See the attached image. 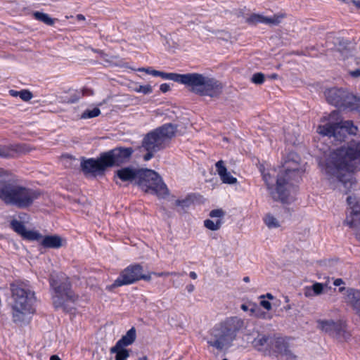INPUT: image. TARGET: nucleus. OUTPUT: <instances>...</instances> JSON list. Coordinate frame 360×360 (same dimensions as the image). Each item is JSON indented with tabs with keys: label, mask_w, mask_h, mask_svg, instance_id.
<instances>
[{
	"label": "nucleus",
	"mask_w": 360,
	"mask_h": 360,
	"mask_svg": "<svg viewBox=\"0 0 360 360\" xmlns=\"http://www.w3.org/2000/svg\"><path fill=\"white\" fill-rule=\"evenodd\" d=\"M360 169V141L331 151L325 161V171L330 186L347 194L355 189L356 184L352 173Z\"/></svg>",
	"instance_id": "nucleus-1"
},
{
	"label": "nucleus",
	"mask_w": 360,
	"mask_h": 360,
	"mask_svg": "<svg viewBox=\"0 0 360 360\" xmlns=\"http://www.w3.org/2000/svg\"><path fill=\"white\" fill-rule=\"evenodd\" d=\"M299 155L291 152L284 158L276 179L275 169L262 172L264 181L275 200L287 202L295 192V182L298 181L302 173Z\"/></svg>",
	"instance_id": "nucleus-2"
},
{
	"label": "nucleus",
	"mask_w": 360,
	"mask_h": 360,
	"mask_svg": "<svg viewBox=\"0 0 360 360\" xmlns=\"http://www.w3.org/2000/svg\"><path fill=\"white\" fill-rule=\"evenodd\" d=\"M13 321L16 323H27L34 313L33 304L34 292L24 282L15 281L11 284Z\"/></svg>",
	"instance_id": "nucleus-3"
},
{
	"label": "nucleus",
	"mask_w": 360,
	"mask_h": 360,
	"mask_svg": "<svg viewBox=\"0 0 360 360\" xmlns=\"http://www.w3.org/2000/svg\"><path fill=\"white\" fill-rule=\"evenodd\" d=\"M243 326L244 321L242 319L237 316L230 317L213 327L205 339L209 346L222 351L232 345L237 333Z\"/></svg>",
	"instance_id": "nucleus-4"
},
{
	"label": "nucleus",
	"mask_w": 360,
	"mask_h": 360,
	"mask_svg": "<svg viewBox=\"0 0 360 360\" xmlns=\"http://www.w3.org/2000/svg\"><path fill=\"white\" fill-rule=\"evenodd\" d=\"M41 193L38 190L0 179V199L6 205L26 208L38 199Z\"/></svg>",
	"instance_id": "nucleus-5"
},
{
	"label": "nucleus",
	"mask_w": 360,
	"mask_h": 360,
	"mask_svg": "<svg viewBox=\"0 0 360 360\" xmlns=\"http://www.w3.org/2000/svg\"><path fill=\"white\" fill-rule=\"evenodd\" d=\"M321 124L316 131L323 136L333 138L334 141L342 142L347 134L355 135L358 128L352 121H342L338 111H333L328 117L321 120Z\"/></svg>",
	"instance_id": "nucleus-6"
},
{
	"label": "nucleus",
	"mask_w": 360,
	"mask_h": 360,
	"mask_svg": "<svg viewBox=\"0 0 360 360\" xmlns=\"http://www.w3.org/2000/svg\"><path fill=\"white\" fill-rule=\"evenodd\" d=\"M50 285L53 290V304L56 309H62L70 311V303H73L77 296L71 290L68 278L63 274H52L50 278Z\"/></svg>",
	"instance_id": "nucleus-7"
},
{
	"label": "nucleus",
	"mask_w": 360,
	"mask_h": 360,
	"mask_svg": "<svg viewBox=\"0 0 360 360\" xmlns=\"http://www.w3.org/2000/svg\"><path fill=\"white\" fill-rule=\"evenodd\" d=\"M176 127L172 124H166L148 133L143 139L142 147L147 151L143 160H150L154 153L164 148L166 143L175 134Z\"/></svg>",
	"instance_id": "nucleus-8"
},
{
	"label": "nucleus",
	"mask_w": 360,
	"mask_h": 360,
	"mask_svg": "<svg viewBox=\"0 0 360 360\" xmlns=\"http://www.w3.org/2000/svg\"><path fill=\"white\" fill-rule=\"evenodd\" d=\"M187 86L196 94L218 97L222 92L223 86L217 80L198 73H189Z\"/></svg>",
	"instance_id": "nucleus-9"
},
{
	"label": "nucleus",
	"mask_w": 360,
	"mask_h": 360,
	"mask_svg": "<svg viewBox=\"0 0 360 360\" xmlns=\"http://www.w3.org/2000/svg\"><path fill=\"white\" fill-rule=\"evenodd\" d=\"M326 101L343 110L360 113V97H357L342 88H330L324 92Z\"/></svg>",
	"instance_id": "nucleus-10"
},
{
	"label": "nucleus",
	"mask_w": 360,
	"mask_h": 360,
	"mask_svg": "<svg viewBox=\"0 0 360 360\" xmlns=\"http://www.w3.org/2000/svg\"><path fill=\"white\" fill-rule=\"evenodd\" d=\"M136 185L146 193L164 198L168 194V189L157 172L151 169H140Z\"/></svg>",
	"instance_id": "nucleus-11"
},
{
	"label": "nucleus",
	"mask_w": 360,
	"mask_h": 360,
	"mask_svg": "<svg viewBox=\"0 0 360 360\" xmlns=\"http://www.w3.org/2000/svg\"><path fill=\"white\" fill-rule=\"evenodd\" d=\"M150 275L143 274V267L140 264H132L125 268L120 274L114 283L106 287L108 290L115 288L129 285L139 280L150 281Z\"/></svg>",
	"instance_id": "nucleus-12"
},
{
	"label": "nucleus",
	"mask_w": 360,
	"mask_h": 360,
	"mask_svg": "<svg viewBox=\"0 0 360 360\" xmlns=\"http://www.w3.org/2000/svg\"><path fill=\"white\" fill-rule=\"evenodd\" d=\"M133 149L131 148H115L103 153V160L108 167L120 166L129 161Z\"/></svg>",
	"instance_id": "nucleus-13"
},
{
	"label": "nucleus",
	"mask_w": 360,
	"mask_h": 360,
	"mask_svg": "<svg viewBox=\"0 0 360 360\" xmlns=\"http://www.w3.org/2000/svg\"><path fill=\"white\" fill-rule=\"evenodd\" d=\"M317 323L319 328L321 330L340 340L347 341L350 336L346 330L345 325L340 321L335 322L333 320H319Z\"/></svg>",
	"instance_id": "nucleus-14"
},
{
	"label": "nucleus",
	"mask_w": 360,
	"mask_h": 360,
	"mask_svg": "<svg viewBox=\"0 0 360 360\" xmlns=\"http://www.w3.org/2000/svg\"><path fill=\"white\" fill-rule=\"evenodd\" d=\"M105 162L103 160V153L98 159L90 158L83 160L81 162L82 171L86 174H90L94 176L97 175L103 174L105 169L108 167L105 165Z\"/></svg>",
	"instance_id": "nucleus-15"
},
{
	"label": "nucleus",
	"mask_w": 360,
	"mask_h": 360,
	"mask_svg": "<svg viewBox=\"0 0 360 360\" xmlns=\"http://www.w3.org/2000/svg\"><path fill=\"white\" fill-rule=\"evenodd\" d=\"M272 338L270 335L259 334L252 342V347L264 355H271L274 351Z\"/></svg>",
	"instance_id": "nucleus-16"
},
{
	"label": "nucleus",
	"mask_w": 360,
	"mask_h": 360,
	"mask_svg": "<svg viewBox=\"0 0 360 360\" xmlns=\"http://www.w3.org/2000/svg\"><path fill=\"white\" fill-rule=\"evenodd\" d=\"M139 170L140 169H137L131 167H123L117 169L115 171L114 176L116 184H119L117 179L123 182L132 183L134 181L136 184V180H138Z\"/></svg>",
	"instance_id": "nucleus-17"
},
{
	"label": "nucleus",
	"mask_w": 360,
	"mask_h": 360,
	"mask_svg": "<svg viewBox=\"0 0 360 360\" xmlns=\"http://www.w3.org/2000/svg\"><path fill=\"white\" fill-rule=\"evenodd\" d=\"M284 18V15H274L272 17H266L259 14H252L247 18V22L250 24L257 25L258 23H264L266 25H277Z\"/></svg>",
	"instance_id": "nucleus-18"
},
{
	"label": "nucleus",
	"mask_w": 360,
	"mask_h": 360,
	"mask_svg": "<svg viewBox=\"0 0 360 360\" xmlns=\"http://www.w3.org/2000/svg\"><path fill=\"white\" fill-rule=\"evenodd\" d=\"M217 172L224 184H234L237 182V179L233 177L230 172L227 171L223 160L218 161L216 165Z\"/></svg>",
	"instance_id": "nucleus-19"
},
{
	"label": "nucleus",
	"mask_w": 360,
	"mask_h": 360,
	"mask_svg": "<svg viewBox=\"0 0 360 360\" xmlns=\"http://www.w3.org/2000/svg\"><path fill=\"white\" fill-rule=\"evenodd\" d=\"M41 245L46 248H59L63 246V239L56 235L47 236L42 238Z\"/></svg>",
	"instance_id": "nucleus-20"
},
{
	"label": "nucleus",
	"mask_w": 360,
	"mask_h": 360,
	"mask_svg": "<svg viewBox=\"0 0 360 360\" xmlns=\"http://www.w3.org/2000/svg\"><path fill=\"white\" fill-rule=\"evenodd\" d=\"M136 338V330L133 327L131 329H129L127 333L122 337L120 340H119L116 342V345H117V347H126L127 346H129L132 345Z\"/></svg>",
	"instance_id": "nucleus-21"
},
{
	"label": "nucleus",
	"mask_w": 360,
	"mask_h": 360,
	"mask_svg": "<svg viewBox=\"0 0 360 360\" xmlns=\"http://www.w3.org/2000/svg\"><path fill=\"white\" fill-rule=\"evenodd\" d=\"M159 77H161L162 78L165 79L172 80L187 86V83L189 78V73L181 75L176 73H166L164 72H160Z\"/></svg>",
	"instance_id": "nucleus-22"
},
{
	"label": "nucleus",
	"mask_w": 360,
	"mask_h": 360,
	"mask_svg": "<svg viewBox=\"0 0 360 360\" xmlns=\"http://www.w3.org/2000/svg\"><path fill=\"white\" fill-rule=\"evenodd\" d=\"M349 45L350 44L348 41L342 39L338 40L337 49L342 55L343 59L347 58L352 56V51Z\"/></svg>",
	"instance_id": "nucleus-23"
},
{
	"label": "nucleus",
	"mask_w": 360,
	"mask_h": 360,
	"mask_svg": "<svg viewBox=\"0 0 360 360\" xmlns=\"http://www.w3.org/2000/svg\"><path fill=\"white\" fill-rule=\"evenodd\" d=\"M271 346L274 347L272 354L276 352L283 355L285 352V350H288L289 349L284 340L281 338L273 337Z\"/></svg>",
	"instance_id": "nucleus-24"
},
{
	"label": "nucleus",
	"mask_w": 360,
	"mask_h": 360,
	"mask_svg": "<svg viewBox=\"0 0 360 360\" xmlns=\"http://www.w3.org/2000/svg\"><path fill=\"white\" fill-rule=\"evenodd\" d=\"M111 354H115V360H127L129 356V351L125 347H117V345L112 347L110 349Z\"/></svg>",
	"instance_id": "nucleus-25"
},
{
	"label": "nucleus",
	"mask_w": 360,
	"mask_h": 360,
	"mask_svg": "<svg viewBox=\"0 0 360 360\" xmlns=\"http://www.w3.org/2000/svg\"><path fill=\"white\" fill-rule=\"evenodd\" d=\"M34 16L35 19L44 22L48 25H53L54 24L55 20L51 18L48 14L36 11L34 13Z\"/></svg>",
	"instance_id": "nucleus-26"
},
{
	"label": "nucleus",
	"mask_w": 360,
	"mask_h": 360,
	"mask_svg": "<svg viewBox=\"0 0 360 360\" xmlns=\"http://www.w3.org/2000/svg\"><path fill=\"white\" fill-rule=\"evenodd\" d=\"M222 224V220L217 219L215 220L206 219L204 221V226L211 231H217Z\"/></svg>",
	"instance_id": "nucleus-27"
},
{
	"label": "nucleus",
	"mask_w": 360,
	"mask_h": 360,
	"mask_svg": "<svg viewBox=\"0 0 360 360\" xmlns=\"http://www.w3.org/2000/svg\"><path fill=\"white\" fill-rule=\"evenodd\" d=\"M264 221L269 229H276L280 226L278 220L271 214H267L264 218Z\"/></svg>",
	"instance_id": "nucleus-28"
},
{
	"label": "nucleus",
	"mask_w": 360,
	"mask_h": 360,
	"mask_svg": "<svg viewBox=\"0 0 360 360\" xmlns=\"http://www.w3.org/2000/svg\"><path fill=\"white\" fill-rule=\"evenodd\" d=\"M11 226L17 233L21 236L23 235L26 230L25 226L23 224V223L16 219H13L11 221Z\"/></svg>",
	"instance_id": "nucleus-29"
},
{
	"label": "nucleus",
	"mask_w": 360,
	"mask_h": 360,
	"mask_svg": "<svg viewBox=\"0 0 360 360\" xmlns=\"http://www.w3.org/2000/svg\"><path fill=\"white\" fill-rule=\"evenodd\" d=\"M22 237L30 240H39L42 238L41 235L39 232L27 229Z\"/></svg>",
	"instance_id": "nucleus-30"
},
{
	"label": "nucleus",
	"mask_w": 360,
	"mask_h": 360,
	"mask_svg": "<svg viewBox=\"0 0 360 360\" xmlns=\"http://www.w3.org/2000/svg\"><path fill=\"white\" fill-rule=\"evenodd\" d=\"M101 114V110L98 108H94L92 110H86L82 115V118L88 119L93 118L98 116Z\"/></svg>",
	"instance_id": "nucleus-31"
},
{
	"label": "nucleus",
	"mask_w": 360,
	"mask_h": 360,
	"mask_svg": "<svg viewBox=\"0 0 360 360\" xmlns=\"http://www.w3.org/2000/svg\"><path fill=\"white\" fill-rule=\"evenodd\" d=\"M134 91L137 93H142L143 94H150L153 92V87L150 84L136 85L134 88Z\"/></svg>",
	"instance_id": "nucleus-32"
},
{
	"label": "nucleus",
	"mask_w": 360,
	"mask_h": 360,
	"mask_svg": "<svg viewBox=\"0 0 360 360\" xmlns=\"http://www.w3.org/2000/svg\"><path fill=\"white\" fill-rule=\"evenodd\" d=\"M265 75L262 72L255 73L251 77V82L255 84H262L264 82Z\"/></svg>",
	"instance_id": "nucleus-33"
},
{
	"label": "nucleus",
	"mask_w": 360,
	"mask_h": 360,
	"mask_svg": "<svg viewBox=\"0 0 360 360\" xmlns=\"http://www.w3.org/2000/svg\"><path fill=\"white\" fill-rule=\"evenodd\" d=\"M19 97L24 101H28L32 98V94L29 90L20 91Z\"/></svg>",
	"instance_id": "nucleus-34"
},
{
	"label": "nucleus",
	"mask_w": 360,
	"mask_h": 360,
	"mask_svg": "<svg viewBox=\"0 0 360 360\" xmlns=\"http://www.w3.org/2000/svg\"><path fill=\"white\" fill-rule=\"evenodd\" d=\"M315 295H321L323 292V285L321 283H315L311 287Z\"/></svg>",
	"instance_id": "nucleus-35"
},
{
	"label": "nucleus",
	"mask_w": 360,
	"mask_h": 360,
	"mask_svg": "<svg viewBox=\"0 0 360 360\" xmlns=\"http://www.w3.org/2000/svg\"><path fill=\"white\" fill-rule=\"evenodd\" d=\"M210 217H212V218H217V219H221V218L224 217V212L223 210H220V209H217V210H212L210 212Z\"/></svg>",
	"instance_id": "nucleus-36"
},
{
	"label": "nucleus",
	"mask_w": 360,
	"mask_h": 360,
	"mask_svg": "<svg viewBox=\"0 0 360 360\" xmlns=\"http://www.w3.org/2000/svg\"><path fill=\"white\" fill-rule=\"evenodd\" d=\"M283 356L285 357V360H298L297 356L295 355L290 349L285 350Z\"/></svg>",
	"instance_id": "nucleus-37"
},
{
	"label": "nucleus",
	"mask_w": 360,
	"mask_h": 360,
	"mask_svg": "<svg viewBox=\"0 0 360 360\" xmlns=\"http://www.w3.org/2000/svg\"><path fill=\"white\" fill-rule=\"evenodd\" d=\"M249 306H250L249 311L251 315L255 316L257 312H259V308L257 304L253 302H249Z\"/></svg>",
	"instance_id": "nucleus-38"
},
{
	"label": "nucleus",
	"mask_w": 360,
	"mask_h": 360,
	"mask_svg": "<svg viewBox=\"0 0 360 360\" xmlns=\"http://www.w3.org/2000/svg\"><path fill=\"white\" fill-rule=\"evenodd\" d=\"M10 155L9 150L5 147L0 148V157L7 158Z\"/></svg>",
	"instance_id": "nucleus-39"
},
{
	"label": "nucleus",
	"mask_w": 360,
	"mask_h": 360,
	"mask_svg": "<svg viewBox=\"0 0 360 360\" xmlns=\"http://www.w3.org/2000/svg\"><path fill=\"white\" fill-rule=\"evenodd\" d=\"M260 305L266 310H270L271 309V304L267 300H261Z\"/></svg>",
	"instance_id": "nucleus-40"
},
{
	"label": "nucleus",
	"mask_w": 360,
	"mask_h": 360,
	"mask_svg": "<svg viewBox=\"0 0 360 360\" xmlns=\"http://www.w3.org/2000/svg\"><path fill=\"white\" fill-rule=\"evenodd\" d=\"M349 74L351 77L354 78L360 77V69H356L354 70H351L349 72Z\"/></svg>",
	"instance_id": "nucleus-41"
},
{
	"label": "nucleus",
	"mask_w": 360,
	"mask_h": 360,
	"mask_svg": "<svg viewBox=\"0 0 360 360\" xmlns=\"http://www.w3.org/2000/svg\"><path fill=\"white\" fill-rule=\"evenodd\" d=\"M160 89L162 92L166 93L170 90V86L167 83H164L160 85Z\"/></svg>",
	"instance_id": "nucleus-42"
},
{
	"label": "nucleus",
	"mask_w": 360,
	"mask_h": 360,
	"mask_svg": "<svg viewBox=\"0 0 360 360\" xmlns=\"http://www.w3.org/2000/svg\"><path fill=\"white\" fill-rule=\"evenodd\" d=\"M153 274L157 276H169V272H160V273H155V272H151L148 275Z\"/></svg>",
	"instance_id": "nucleus-43"
},
{
	"label": "nucleus",
	"mask_w": 360,
	"mask_h": 360,
	"mask_svg": "<svg viewBox=\"0 0 360 360\" xmlns=\"http://www.w3.org/2000/svg\"><path fill=\"white\" fill-rule=\"evenodd\" d=\"M151 70H152V69L150 68H139L138 69V71H139V72H146L147 74H149V75H151Z\"/></svg>",
	"instance_id": "nucleus-44"
},
{
	"label": "nucleus",
	"mask_w": 360,
	"mask_h": 360,
	"mask_svg": "<svg viewBox=\"0 0 360 360\" xmlns=\"http://www.w3.org/2000/svg\"><path fill=\"white\" fill-rule=\"evenodd\" d=\"M343 283H344V282L341 278H337L333 282V284L335 286H340V285H342Z\"/></svg>",
	"instance_id": "nucleus-45"
},
{
	"label": "nucleus",
	"mask_w": 360,
	"mask_h": 360,
	"mask_svg": "<svg viewBox=\"0 0 360 360\" xmlns=\"http://www.w3.org/2000/svg\"><path fill=\"white\" fill-rule=\"evenodd\" d=\"M268 298L269 300H273L274 299V296L272 295V294L271 293H267L266 295H262L259 297L260 299H264V298Z\"/></svg>",
	"instance_id": "nucleus-46"
},
{
	"label": "nucleus",
	"mask_w": 360,
	"mask_h": 360,
	"mask_svg": "<svg viewBox=\"0 0 360 360\" xmlns=\"http://www.w3.org/2000/svg\"><path fill=\"white\" fill-rule=\"evenodd\" d=\"M186 290L189 293H191L195 290V286L193 284H189L186 286Z\"/></svg>",
	"instance_id": "nucleus-47"
},
{
	"label": "nucleus",
	"mask_w": 360,
	"mask_h": 360,
	"mask_svg": "<svg viewBox=\"0 0 360 360\" xmlns=\"http://www.w3.org/2000/svg\"><path fill=\"white\" fill-rule=\"evenodd\" d=\"M255 316L257 318L264 319L266 316V314L264 312L260 311V310L259 309V312H257Z\"/></svg>",
	"instance_id": "nucleus-48"
},
{
	"label": "nucleus",
	"mask_w": 360,
	"mask_h": 360,
	"mask_svg": "<svg viewBox=\"0 0 360 360\" xmlns=\"http://www.w3.org/2000/svg\"><path fill=\"white\" fill-rule=\"evenodd\" d=\"M249 303L248 304H243L240 307L241 309L244 311H248L250 309Z\"/></svg>",
	"instance_id": "nucleus-49"
},
{
	"label": "nucleus",
	"mask_w": 360,
	"mask_h": 360,
	"mask_svg": "<svg viewBox=\"0 0 360 360\" xmlns=\"http://www.w3.org/2000/svg\"><path fill=\"white\" fill-rule=\"evenodd\" d=\"M9 93H10V94H11L12 96L17 97V96H19L20 91H15V90H11V91H9Z\"/></svg>",
	"instance_id": "nucleus-50"
},
{
	"label": "nucleus",
	"mask_w": 360,
	"mask_h": 360,
	"mask_svg": "<svg viewBox=\"0 0 360 360\" xmlns=\"http://www.w3.org/2000/svg\"><path fill=\"white\" fill-rule=\"evenodd\" d=\"M352 4L354 5L357 8L360 9V0H353Z\"/></svg>",
	"instance_id": "nucleus-51"
},
{
	"label": "nucleus",
	"mask_w": 360,
	"mask_h": 360,
	"mask_svg": "<svg viewBox=\"0 0 360 360\" xmlns=\"http://www.w3.org/2000/svg\"><path fill=\"white\" fill-rule=\"evenodd\" d=\"M189 276L192 279H196L198 277L197 274L194 271H191Z\"/></svg>",
	"instance_id": "nucleus-52"
},
{
	"label": "nucleus",
	"mask_w": 360,
	"mask_h": 360,
	"mask_svg": "<svg viewBox=\"0 0 360 360\" xmlns=\"http://www.w3.org/2000/svg\"><path fill=\"white\" fill-rule=\"evenodd\" d=\"M160 71H158V70H151V75L155 76V77H159V75H160Z\"/></svg>",
	"instance_id": "nucleus-53"
},
{
	"label": "nucleus",
	"mask_w": 360,
	"mask_h": 360,
	"mask_svg": "<svg viewBox=\"0 0 360 360\" xmlns=\"http://www.w3.org/2000/svg\"><path fill=\"white\" fill-rule=\"evenodd\" d=\"M63 161H67V162L72 161V158L71 157H70V156H63Z\"/></svg>",
	"instance_id": "nucleus-54"
},
{
	"label": "nucleus",
	"mask_w": 360,
	"mask_h": 360,
	"mask_svg": "<svg viewBox=\"0 0 360 360\" xmlns=\"http://www.w3.org/2000/svg\"><path fill=\"white\" fill-rule=\"evenodd\" d=\"M186 202V200H182V201H181V200H176V204L177 205H182V206H183V205H184V204H185Z\"/></svg>",
	"instance_id": "nucleus-55"
},
{
	"label": "nucleus",
	"mask_w": 360,
	"mask_h": 360,
	"mask_svg": "<svg viewBox=\"0 0 360 360\" xmlns=\"http://www.w3.org/2000/svg\"><path fill=\"white\" fill-rule=\"evenodd\" d=\"M77 19L79 20H84L85 19V17L82 14H78L77 15Z\"/></svg>",
	"instance_id": "nucleus-56"
},
{
	"label": "nucleus",
	"mask_w": 360,
	"mask_h": 360,
	"mask_svg": "<svg viewBox=\"0 0 360 360\" xmlns=\"http://www.w3.org/2000/svg\"><path fill=\"white\" fill-rule=\"evenodd\" d=\"M269 77L270 79H275L278 78V75L277 74H272V75H269Z\"/></svg>",
	"instance_id": "nucleus-57"
},
{
	"label": "nucleus",
	"mask_w": 360,
	"mask_h": 360,
	"mask_svg": "<svg viewBox=\"0 0 360 360\" xmlns=\"http://www.w3.org/2000/svg\"><path fill=\"white\" fill-rule=\"evenodd\" d=\"M50 360H60V359L56 355H53L51 356Z\"/></svg>",
	"instance_id": "nucleus-58"
},
{
	"label": "nucleus",
	"mask_w": 360,
	"mask_h": 360,
	"mask_svg": "<svg viewBox=\"0 0 360 360\" xmlns=\"http://www.w3.org/2000/svg\"><path fill=\"white\" fill-rule=\"evenodd\" d=\"M169 275H171V276H180V274H179L177 272H175V271H173V272H169Z\"/></svg>",
	"instance_id": "nucleus-59"
},
{
	"label": "nucleus",
	"mask_w": 360,
	"mask_h": 360,
	"mask_svg": "<svg viewBox=\"0 0 360 360\" xmlns=\"http://www.w3.org/2000/svg\"><path fill=\"white\" fill-rule=\"evenodd\" d=\"M137 360H148V358L146 356H143L139 357Z\"/></svg>",
	"instance_id": "nucleus-60"
},
{
	"label": "nucleus",
	"mask_w": 360,
	"mask_h": 360,
	"mask_svg": "<svg viewBox=\"0 0 360 360\" xmlns=\"http://www.w3.org/2000/svg\"><path fill=\"white\" fill-rule=\"evenodd\" d=\"M243 281L246 282V283L249 282L250 281V278L248 277V276L244 277L243 278Z\"/></svg>",
	"instance_id": "nucleus-61"
},
{
	"label": "nucleus",
	"mask_w": 360,
	"mask_h": 360,
	"mask_svg": "<svg viewBox=\"0 0 360 360\" xmlns=\"http://www.w3.org/2000/svg\"><path fill=\"white\" fill-rule=\"evenodd\" d=\"M342 1L349 4H352V1L353 0H342Z\"/></svg>",
	"instance_id": "nucleus-62"
},
{
	"label": "nucleus",
	"mask_w": 360,
	"mask_h": 360,
	"mask_svg": "<svg viewBox=\"0 0 360 360\" xmlns=\"http://www.w3.org/2000/svg\"><path fill=\"white\" fill-rule=\"evenodd\" d=\"M287 310L290 309V306H287V307L285 308Z\"/></svg>",
	"instance_id": "nucleus-63"
},
{
	"label": "nucleus",
	"mask_w": 360,
	"mask_h": 360,
	"mask_svg": "<svg viewBox=\"0 0 360 360\" xmlns=\"http://www.w3.org/2000/svg\"><path fill=\"white\" fill-rule=\"evenodd\" d=\"M285 301L288 302V298L287 297H285Z\"/></svg>",
	"instance_id": "nucleus-64"
}]
</instances>
